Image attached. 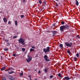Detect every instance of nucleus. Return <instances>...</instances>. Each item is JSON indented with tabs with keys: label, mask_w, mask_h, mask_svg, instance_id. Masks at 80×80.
<instances>
[{
	"label": "nucleus",
	"mask_w": 80,
	"mask_h": 80,
	"mask_svg": "<svg viewBox=\"0 0 80 80\" xmlns=\"http://www.w3.org/2000/svg\"><path fill=\"white\" fill-rule=\"evenodd\" d=\"M50 47H48L46 48V49L44 48L43 49V52L44 53H47L48 52H50Z\"/></svg>",
	"instance_id": "f257e3e1"
},
{
	"label": "nucleus",
	"mask_w": 80,
	"mask_h": 80,
	"mask_svg": "<svg viewBox=\"0 0 80 80\" xmlns=\"http://www.w3.org/2000/svg\"><path fill=\"white\" fill-rule=\"evenodd\" d=\"M64 45H65L66 47H72V42H70L69 43H68L66 42L64 43Z\"/></svg>",
	"instance_id": "f03ea898"
},
{
	"label": "nucleus",
	"mask_w": 80,
	"mask_h": 80,
	"mask_svg": "<svg viewBox=\"0 0 80 80\" xmlns=\"http://www.w3.org/2000/svg\"><path fill=\"white\" fill-rule=\"evenodd\" d=\"M18 41L19 43H23L25 42V39L23 38H20Z\"/></svg>",
	"instance_id": "7ed1b4c3"
},
{
	"label": "nucleus",
	"mask_w": 80,
	"mask_h": 80,
	"mask_svg": "<svg viewBox=\"0 0 80 80\" xmlns=\"http://www.w3.org/2000/svg\"><path fill=\"white\" fill-rule=\"evenodd\" d=\"M65 29V25L61 26L60 27V31L61 32L64 31Z\"/></svg>",
	"instance_id": "20e7f679"
},
{
	"label": "nucleus",
	"mask_w": 80,
	"mask_h": 80,
	"mask_svg": "<svg viewBox=\"0 0 80 80\" xmlns=\"http://www.w3.org/2000/svg\"><path fill=\"white\" fill-rule=\"evenodd\" d=\"M28 57L29 58H28L27 59V62L28 63H29V62H31L32 59V57L29 56L28 55Z\"/></svg>",
	"instance_id": "39448f33"
},
{
	"label": "nucleus",
	"mask_w": 80,
	"mask_h": 80,
	"mask_svg": "<svg viewBox=\"0 0 80 80\" xmlns=\"http://www.w3.org/2000/svg\"><path fill=\"white\" fill-rule=\"evenodd\" d=\"M44 60L46 62H49V61H50V59L48 58V56H47V55H45L44 56Z\"/></svg>",
	"instance_id": "423d86ee"
},
{
	"label": "nucleus",
	"mask_w": 80,
	"mask_h": 80,
	"mask_svg": "<svg viewBox=\"0 0 80 80\" xmlns=\"http://www.w3.org/2000/svg\"><path fill=\"white\" fill-rule=\"evenodd\" d=\"M51 32L52 33V36H55V35L57 33V31H51Z\"/></svg>",
	"instance_id": "0eeeda50"
},
{
	"label": "nucleus",
	"mask_w": 80,
	"mask_h": 80,
	"mask_svg": "<svg viewBox=\"0 0 80 80\" xmlns=\"http://www.w3.org/2000/svg\"><path fill=\"white\" fill-rule=\"evenodd\" d=\"M64 79L66 80H70V79H71V78L68 77H65L64 78Z\"/></svg>",
	"instance_id": "6e6552de"
},
{
	"label": "nucleus",
	"mask_w": 80,
	"mask_h": 80,
	"mask_svg": "<svg viewBox=\"0 0 80 80\" xmlns=\"http://www.w3.org/2000/svg\"><path fill=\"white\" fill-rule=\"evenodd\" d=\"M76 1V5H77V6H78V5H79V2H78V1H77V0H75Z\"/></svg>",
	"instance_id": "1a4fd4ad"
},
{
	"label": "nucleus",
	"mask_w": 80,
	"mask_h": 80,
	"mask_svg": "<svg viewBox=\"0 0 80 80\" xmlns=\"http://www.w3.org/2000/svg\"><path fill=\"white\" fill-rule=\"evenodd\" d=\"M9 79L11 80H15V78L13 77L12 76H10L9 77Z\"/></svg>",
	"instance_id": "9d476101"
},
{
	"label": "nucleus",
	"mask_w": 80,
	"mask_h": 80,
	"mask_svg": "<svg viewBox=\"0 0 80 80\" xmlns=\"http://www.w3.org/2000/svg\"><path fill=\"white\" fill-rule=\"evenodd\" d=\"M5 68H6V67L4 66L1 69V71H3V70H4L5 69Z\"/></svg>",
	"instance_id": "9b49d317"
},
{
	"label": "nucleus",
	"mask_w": 80,
	"mask_h": 80,
	"mask_svg": "<svg viewBox=\"0 0 80 80\" xmlns=\"http://www.w3.org/2000/svg\"><path fill=\"white\" fill-rule=\"evenodd\" d=\"M3 20H4V22H5V23H7V20L6 19V18H4Z\"/></svg>",
	"instance_id": "f8f14e48"
},
{
	"label": "nucleus",
	"mask_w": 80,
	"mask_h": 80,
	"mask_svg": "<svg viewBox=\"0 0 80 80\" xmlns=\"http://www.w3.org/2000/svg\"><path fill=\"white\" fill-rule=\"evenodd\" d=\"M67 28H69V26L68 25H66L65 26V29H66Z\"/></svg>",
	"instance_id": "ddd939ff"
},
{
	"label": "nucleus",
	"mask_w": 80,
	"mask_h": 80,
	"mask_svg": "<svg viewBox=\"0 0 80 80\" xmlns=\"http://www.w3.org/2000/svg\"><path fill=\"white\" fill-rule=\"evenodd\" d=\"M14 73V72L12 71L11 72H8V73H9V74H12V73Z\"/></svg>",
	"instance_id": "4468645a"
},
{
	"label": "nucleus",
	"mask_w": 80,
	"mask_h": 80,
	"mask_svg": "<svg viewBox=\"0 0 80 80\" xmlns=\"http://www.w3.org/2000/svg\"><path fill=\"white\" fill-rule=\"evenodd\" d=\"M35 50L31 48L30 49V52H33V51H34Z\"/></svg>",
	"instance_id": "2eb2a0df"
},
{
	"label": "nucleus",
	"mask_w": 80,
	"mask_h": 80,
	"mask_svg": "<svg viewBox=\"0 0 80 80\" xmlns=\"http://www.w3.org/2000/svg\"><path fill=\"white\" fill-rule=\"evenodd\" d=\"M48 70V68H45V69H44V72H45V73H47V70Z\"/></svg>",
	"instance_id": "dca6fc26"
},
{
	"label": "nucleus",
	"mask_w": 80,
	"mask_h": 80,
	"mask_svg": "<svg viewBox=\"0 0 80 80\" xmlns=\"http://www.w3.org/2000/svg\"><path fill=\"white\" fill-rule=\"evenodd\" d=\"M59 46L60 48H63V44H60Z\"/></svg>",
	"instance_id": "f3484780"
},
{
	"label": "nucleus",
	"mask_w": 80,
	"mask_h": 80,
	"mask_svg": "<svg viewBox=\"0 0 80 80\" xmlns=\"http://www.w3.org/2000/svg\"><path fill=\"white\" fill-rule=\"evenodd\" d=\"M58 76L60 78H62V76L61 75V74L60 73L58 74Z\"/></svg>",
	"instance_id": "a211bd4d"
},
{
	"label": "nucleus",
	"mask_w": 80,
	"mask_h": 80,
	"mask_svg": "<svg viewBox=\"0 0 80 80\" xmlns=\"http://www.w3.org/2000/svg\"><path fill=\"white\" fill-rule=\"evenodd\" d=\"M22 50L23 52H25V48H22Z\"/></svg>",
	"instance_id": "6ab92c4d"
},
{
	"label": "nucleus",
	"mask_w": 80,
	"mask_h": 80,
	"mask_svg": "<svg viewBox=\"0 0 80 80\" xmlns=\"http://www.w3.org/2000/svg\"><path fill=\"white\" fill-rule=\"evenodd\" d=\"M4 51H8V49L5 48L4 49Z\"/></svg>",
	"instance_id": "aec40b11"
},
{
	"label": "nucleus",
	"mask_w": 80,
	"mask_h": 80,
	"mask_svg": "<svg viewBox=\"0 0 80 80\" xmlns=\"http://www.w3.org/2000/svg\"><path fill=\"white\" fill-rule=\"evenodd\" d=\"M61 23L62 25H64V24H65V22L63 21H61Z\"/></svg>",
	"instance_id": "412c9836"
},
{
	"label": "nucleus",
	"mask_w": 80,
	"mask_h": 80,
	"mask_svg": "<svg viewBox=\"0 0 80 80\" xmlns=\"http://www.w3.org/2000/svg\"><path fill=\"white\" fill-rule=\"evenodd\" d=\"M67 53H68L69 54H70V53H71L70 52V51H69V50H68V51L67 52Z\"/></svg>",
	"instance_id": "4be33fe9"
},
{
	"label": "nucleus",
	"mask_w": 80,
	"mask_h": 80,
	"mask_svg": "<svg viewBox=\"0 0 80 80\" xmlns=\"http://www.w3.org/2000/svg\"><path fill=\"white\" fill-rule=\"evenodd\" d=\"M17 21L16 20L15 21V25H16V26H17Z\"/></svg>",
	"instance_id": "5701e85b"
},
{
	"label": "nucleus",
	"mask_w": 80,
	"mask_h": 80,
	"mask_svg": "<svg viewBox=\"0 0 80 80\" xmlns=\"http://www.w3.org/2000/svg\"><path fill=\"white\" fill-rule=\"evenodd\" d=\"M10 70V68H9L7 69L6 70H5V72H7V71H9V70Z\"/></svg>",
	"instance_id": "b1692460"
},
{
	"label": "nucleus",
	"mask_w": 80,
	"mask_h": 80,
	"mask_svg": "<svg viewBox=\"0 0 80 80\" xmlns=\"http://www.w3.org/2000/svg\"><path fill=\"white\" fill-rule=\"evenodd\" d=\"M39 3L40 4H41L42 3V1H41V0H40L39 1Z\"/></svg>",
	"instance_id": "393cba45"
},
{
	"label": "nucleus",
	"mask_w": 80,
	"mask_h": 80,
	"mask_svg": "<svg viewBox=\"0 0 80 80\" xmlns=\"http://www.w3.org/2000/svg\"><path fill=\"white\" fill-rule=\"evenodd\" d=\"M9 68L10 69V70H14V69H13V68L10 67Z\"/></svg>",
	"instance_id": "a878e982"
},
{
	"label": "nucleus",
	"mask_w": 80,
	"mask_h": 80,
	"mask_svg": "<svg viewBox=\"0 0 80 80\" xmlns=\"http://www.w3.org/2000/svg\"><path fill=\"white\" fill-rule=\"evenodd\" d=\"M76 56H77L78 58L79 57V54H78V53H77V54H76Z\"/></svg>",
	"instance_id": "bb28decb"
},
{
	"label": "nucleus",
	"mask_w": 80,
	"mask_h": 80,
	"mask_svg": "<svg viewBox=\"0 0 80 80\" xmlns=\"http://www.w3.org/2000/svg\"><path fill=\"white\" fill-rule=\"evenodd\" d=\"M53 75H51L50 76V78H53Z\"/></svg>",
	"instance_id": "cd10ccee"
},
{
	"label": "nucleus",
	"mask_w": 80,
	"mask_h": 80,
	"mask_svg": "<svg viewBox=\"0 0 80 80\" xmlns=\"http://www.w3.org/2000/svg\"><path fill=\"white\" fill-rule=\"evenodd\" d=\"M20 75L21 76H22L23 75V73H20Z\"/></svg>",
	"instance_id": "c85d7f7f"
},
{
	"label": "nucleus",
	"mask_w": 80,
	"mask_h": 80,
	"mask_svg": "<svg viewBox=\"0 0 80 80\" xmlns=\"http://www.w3.org/2000/svg\"><path fill=\"white\" fill-rule=\"evenodd\" d=\"M5 42H8V39H5Z\"/></svg>",
	"instance_id": "c756f323"
},
{
	"label": "nucleus",
	"mask_w": 80,
	"mask_h": 80,
	"mask_svg": "<svg viewBox=\"0 0 80 80\" xmlns=\"http://www.w3.org/2000/svg\"><path fill=\"white\" fill-rule=\"evenodd\" d=\"M74 61H75L76 62V61H77V58H74Z\"/></svg>",
	"instance_id": "7c9ffc66"
},
{
	"label": "nucleus",
	"mask_w": 80,
	"mask_h": 80,
	"mask_svg": "<svg viewBox=\"0 0 80 80\" xmlns=\"http://www.w3.org/2000/svg\"><path fill=\"white\" fill-rule=\"evenodd\" d=\"M17 38V36H14V37H13V38Z\"/></svg>",
	"instance_id": "2f4dec72"
},
{
	"label": "nucleus",
	"mask_w": 80,
	"mask_h": 80,
	"mask_svg": "<svg viewBox=\"0 0 80 80\" xmlns=\"http://www.w3.org/2000/svg\"><path fill=\"white\" fill-rule=\"evenodd\" d=\"M23 17H24V15H21V18H23Z\"/></svg>",
	"instance_id": "473e14b6"
},
{
	"label": "nucleus",
	"mask_w": 80,
	"mask_h": 80,
	"mask_svg": "<svg viewBox=\"0 0 80 80\" xmlns=\"http://www.w3.org/2000/svg\"><path fill=\"white\" fill-rule=\"evenodd\" d=\"M15 55H17V54H13V56L15 57L16 56Z\"/></svg>",
	"instance_id": "72a5a7b5"
},
{
	"label": "nucleus",
	"mask_w": 80,
	"mask_h": 80,
	"mask_svg": "<svg viewBox=\"0 0 80 80\" xmlns=\"http://www.w3.org/2000/svg\"><path fill=\"white\" fill-rule=\"evenodd\" d=\"M2 80H6V79L5 78H3L2 79Z\"/></svg>",
	"instance_id": "f704fd0d"
},
{
	"label": "nucleus",
	"mask_w": 80,
	"mask_h": 80,
	"mask_svg": "<svg viewBox=\"0 0 80 80\" xmlns=\"http://www.w3.org/2000/svg\"><path fill=\"white\" fill-rule=\"evenodd\" d=\"M8 23L9 24H10L11 23V22H10V21H8Z\"/></svg>",
	"instance_id": "c9c22d12"
},
{
	"label": "nucleus",
	"mask_w": 80,
	"mask_h": 80,
	"mask_svg": "<svg viewBox=\"0 0 80 80\" xmlns=\"http://www.w3.org/2000/svg\"><path fill=\"white\" fill-rule=\"evenodd\" d=\"M47 32L48 33H51V31H47Z\"/></svg>",
	"instance_id": "e433bc0d"
},
{
	"label": "nucleus",
	"mask_w": 80,
	"mask_h": 80,
	"mask_svg": "<svg viewBox=\"0 0 80 80\" xmlns=\"http://www.w3.org/2000/svg\"><path fill=\"white\" fill-rule=\"evenodd\" d=\"M41 73L40 71V70L38 71V73Z\"/></svg>",
	"instance_id": "4c0bfd02"
},
{
	"label": "nucleus",
	"mask_w": 80,
	"mask_h": 80,
	"mask_svg": "<svg viewBox=\"0 0 80 80\" xmlns=\"http://www.w3.org/2000/svg\"><path fill=\"white\" fill-rule=\"evenodd\" d=\"M32 48H34V49H35V48L34 47L32 46Z\"/></svg>",
	"instance_id": "58836bf2"
},
{
	"label": "nucleus",
	"mask_w": 80,
	"mask_h": 80,
	"mask_svg": "<svg viewBox=\"0 0 80 80\" xmlns=\"http://www.w3.org/2000/svg\"><path fill=\"white\" fill-rule=\"evenodd\" d=\"M28 77H29V78H31V75H29L28 76Z\"/></svg>",
	"instance_id": "ea45409f"
},
{
	"label": "nucleus",
	"mask_w": 80,
	"mask_h": 80,
	"mask_svg": "<svg viewBox=\"0 0 80 80\" xmlns=\"http://www.w3.org/2000/svg\"><path fill=\"white\" fill-rule=\"evenodd\" d=\"M25 1H26V0H23V2L24 3H25Z\"/></svg>",
	"instance_id": "a19ab883"
},
{
	"label": "nucleus",
	"mask_w": 80,
	"mask_h": 80,
	"mask_svg": "<svg viewBox=\"0 0 80 80\" xmlns=\"http://www.w3.org/2000/svg\"><path fill=\"white\" fill-rule=\"evenodd\" d=\"M7 44H8V45H10V43H9L8 42Z\"/></svg>",
	"instance_id": "79ce46f5"
},
{
	"label": "nucleus",
	"mask_w": 80,
	"mask_h": 80,
	"mask_svg": "<svg viewBox=\"0 0 80 80\" xmlns=\"http://www.w3.org/2000/svg\"><path fill=\"white\" fill-rule=\"evenodd\" d=\"M56 7H58V4H56Z\"/></svg>",
	"instance_id": "37998d69"
},
{
	"label": "nucleus",
	"mask_w": 80,
	"mask_h": 80,
	"mask_svg": "<svg viewBox=\"0 0 80 80\" xmlns=\"http://www.w3.org/2000/svg\"><path fill=\"white\" fill-rule=\"evenodd\" d=\"M44 5H46V2H44Z\"/></svg>",
	"instance_id": "c03bdc74"
},
{
	"label": "nucleus",
	"mask_w": 80,
	"mask_h": 80,
	"mask_svg": "<svg viewBox=\"0 0 80 80\" xmlns=\"http://www.w3.org/2000/svg\"><path fill=\"white\" fill-rule=\"evenodd\" d=\"M79 37H80L79 36H78V35H77V38H79Z\"/></svg>",
	"instance_id": "a18cd8bd"
},
{
	"label": "nucleus",
	"mask_w": 80,
	"mask_h": 80,
	"mask_svg": "<svg viewBox=\"0 0 80 80\" xmlns=\"http://www.w3.org/2000/svg\"><path fill=\"white\" fill-rule=\"evenodd\" d=\"M21 44H22V45H24V42L23 43H21Z\"/></svg>",
	"instance_id": "49530a36"
},
{
	"label": "nucleus",
	"mask_w": 80,
	"mask_h": 80,
	"mask_svg": "<svg viewBox=\"0 0 80 80\" xmlns=\"http://www.w3.org/2000/svg\"><path fill=\"white\" fill-rule=\"evenodd\" d=\"M57 2H58V0H55Z\"/></svg>",
	"instance_id": "de8ad7c7"
},
{
	"label": "nucleus",
	"mask_w": 80,
	"mask_h": 80,
	"mask_svg": "<svg viewBox=\"0 0 80 80\" xmlns=\"http://www.w3.org/2000/svg\"><path fill=\"white\" fill-rule=\"evenodd\" d=\"M1 60L2 59V56L1 57Z\"/></svg>",
	"instance_id": "09e8293b"
},
{
	"label": "nucleus",
	"mask_w": 80,
	"mask_h": 80,
	"mask_svg": "<svg viewBox=\"0 0 80 80\" xmlns=\"http://www.w3.org/2000/svg\"><path fill=\"white\" fill-rule=\"evenodd\" d=\"M30 80H32V79L30 78Z\"/></svg>",
	"instance_id": "8fccbe9b"
},
{
	"label": "nucleus",
	"mask_w": 80,
	"mask_h": 80,
	"mask_svg": "<svg viewBox=\"0 0 80 80\" xmlns=\"http://www.w3.org/2000/svg\"><path fill=\"white\" fill-rule=\"evenodd\" d=\"M53 26H55V24L53 25Z\"/></svg>",
	"instance_id": "3c124183"
},
{
	"label": "nucleus",
	"mask_w": 80,
	"mask_h": 80,
	"mask_svg": "<svg viewBox=\"0 0 80 80\" xmlns=\"http://www.w3.org/2000/svg\"><path fill=\"white\" fill-rule=\"evenodd\" d=\"M35 80H37V79H35Z\"/></svg>",
	"instance_id": "603ef678"
},
{
	"label": "nucleus",
	"mask_w": 80,
	"mask_h": 80,
	"mask_svg": "<svg viewBox=\"0 0 80 80\" xmlns=\"http://www.w3.org/2000/svg\"><path fill=\"white\" fill-rule=\"evenodd\" d=\"M79 38H80V37H79Z\"/></svg>",
	"instance_id": "864d4df0"
},
{
	"label": "nucleus",
	"mask_w": 80,
	"mask_h": 80,
	"mask_svg": "<svg viewBox=\"0 0 80 80\" xmlns=\"http://www.w3.org/2000/svg\"><path fill=\"white\" fill-rule=\"evenodd\" d=\"M35 71H37V69H36V70H35Z\"/></svg>",
	"instance_id": "5fc2aeb1"
}]
</instances>
